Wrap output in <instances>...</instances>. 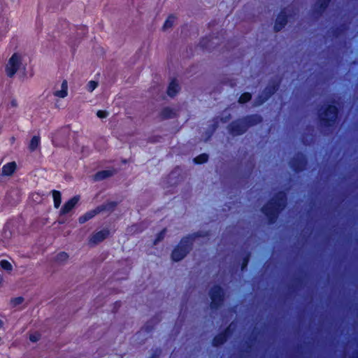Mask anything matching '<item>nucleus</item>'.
Instances as JSON below:
<instances>
[{
    "label": "nucleus",
    "instance_id": "obj_1",
    "mask_svg": "<svg viewBox=\"0 0 358 358\" xmlns=\"http://www.w3.org/2000/svg\"><path fill=\"white\" fill-rule=\"evenodd\" d=\"M285 205L286 195L284 192H280L264 206L262 210L268 217L269 221L273 222L280 210H281Z\"/></svg>",
    "mask_w": 358,
    "mask_h": 358
},
{
    "label": "nucleus",
    "instance_id": "obj_2",
    "mask_svg": "<svg viewBox=\"0 0 358 358\" xmlns=\"http://www.w3.org/2000/svg\"><path fill=\"white\" fill-rule=\"evenodd\" d=\"M261 121L262 117L259 115L248 116L245 119L238 120L231 123L229 126V131L232 135H240L247 130L249 125L256 124Z\"/></svg>",
    "mask_w": 358,
    "mask_h": 358
},
{
    "label": "nucleus",
    "instance_id": "obj_3",
    "mask_svg": "<svg viewBox=\"0 0 358 358\" xmlns=\"http://www.w3.org/2000/svg\"><path fill=\"white\" fill-rule=\"evenodd\" d=\"M196 235L189 236L183 238L178 245L173 250L172 252V259L173 261L178 262L185 257L187 253L191 249L193 239Z\"/></svg>",
    "mask_w": 358,
    "mask_h": 358
},
{
    "label": "nucleus",
    "instance_id": "obj_4",
    "mask_svg": "<svg viewBox=\"0 0 358 358\" xmlns=\"http://www.w3.org/2000/svg\"><path fill=\"white\" fill-rule=\"evenodd\" d=\"M21 60V56L17 53L13 54L9 59L6 66V72L8 77H13L20 68L22 65Z\"/></svg>",
    "mask_w": 358,
    "mask_h": 358
},
{
    "label": "nucleus",
    "instance_id": "obj_5",
    "mask_svg": "<svg viewBox=\"0 0 358 358\" xmlns=\"http://www.w3.org/2000/svg\"><path fill=\"white\" fill-rule=\"evenodd\" d=\"M338 116V108L336 105H329L323 113L320 114L322 122H327V124L331 126L334 123Z\"/></svg>",
    "mask_w": 358,
    "mask_h": 358
},
{
    "label": "nucleus",
    "instance_id": "obj_6",
    "mask_svg": "<svg viewBox=\"0 0 358 358\" xmlns=\"http://www.w3.org/2000/svg\"><path fill=\"white\" fill-rule=\"evenodd\" d=\"M116 205L114 202H110L104 206H99L96 209L92 210L89 212H87L85 215L80 216L79 217V222L80 224H83L89 220L94 217L99 213L101 212L104 210H110L113 208Z\"/></svg>",
    "mask_w": 358,
    "mask_h": 358
},
{
    "label": "nucleus",
    "instance_id": "obj_7",
    "mask_svg": "<svg viewBox=\"0 0 358 358\" xmlns=\"http://www.w3.org/2000/svg\"><path fill=\"white\" fill-rule=\"evenodd\" d=\"M223 291L219 286H214L210 291L211 299V308H216L221 305L223 301Z\"/></svg>",
    "mask_w": 358,
    "mask_h": 358
},
{
    "label": "nucleus",
    "instance_id": "obj_8",
    "mask_svg": "<svg viewBox=\"0 0 358 358\" xmlns=\"http://www.w3.org/2000/svg\"><path fill=\"white\" fill-rule=\"evenodd\" d=\"M278 87V84L267 87L256 101L255 105L259 106L266 101L268 97L277 90Z\"/></svg>",
    "mask_w": 358,
    "mask_h": 358
},
{
    "label": "nucleus",
    "instance_id": "obj_9",
    "mask_svg": "<svg viewBox=\"0 0 358 358\" xmlns=\"http://www.w3.org/2000/svg\"><path fill=\"white\" fill-rule=\"evenodd\" d=\"M80 200V197L78 196H75L71 199H69L67 202H66L64 206L61 209V214L65 215L69 213L78 203Z\"/></svg>",
    "mask_w": 358,
    "mask_h": 358
},
{
    "label": "nucleus",
    "instance_id": "obj_10",
    "mask_svg": "<svg viewBox=\"0 0 358 358\" xmlns=\"http://www.w3.org/2000/svg\"><path fill=\"white\" fill-rule=\"evenodd\" d=\"M108 234L109 231L108 229L101 230L92 236L90 240V243L97 244L106 238Z\"/></svg>",
    "mask_w": 358,
    "mask_h": 358
},
{
    "label": "nucleus",
    "instance_id": "obj_11",
    "mask_svg": "<svg viewBox=\"0 0 358 358\" xmlns=\"http://www.w3.org/2000/svg\"><path fill=\"white\" fill-rule=\"evenodd\" d=\"M287 20L284 11H282L276 18L274 29L276 31H280L287 24Z\"/></svg>",
    "mask_w": 358,
    "mask_h": 358
},
{
    "label": "nucleus",
    "instance_id": "obj_12",
    "mask_svg": "<svg viewBox=\"0 0 358 358\" xmlns=\"http://www.w3.org/2000/svg\"><path fill=\"white\" fill-rule=\"evenodd\" d=\"M16 166L17 165L15 162L6 164L2 167V175L7 176H11L14 173Z\"/></svg>",
    "mask_w": 358,
    "mask_h": 358
},
{
    "label": "nucleus",
    "instance_id": "obj_13",
    "mask_svg": "<svg viewBox=\"0 0 358 358\" xmlns=\"http://www.w3.org/2000/svg\"><path fill=\"white\" fill-rule=\"evenodd\" d=\"M68 94V83L66 80H63L61 85V90H55L54 95L59 98H64Z\"/></svg>",
    "mask_w": 358,
    "mask_h": 358
},
{
    "label": "nucleus",
    "instance_id": "obj_14",
    "mask_svg": "<svg viewBox=\"0 0 358 358\" xmlns=\"http://www.w3.org/2000/svg\"><path fill=\"white\" fill-rule=\"evenodd\" d=\"M179 89V85L177 81L176 80H173L168 87L167 94L169 96L173 97L178 93Z\"/></svg>",
    "mask_w": 358,
    "mask_h": 358
},
{
    "label": "nucleus",
    "instance_id": "obj_15",
    "mask_svg": "<svg viewBox=\"0 0 358 358\" xmlns=\"http://www.w3.org/2000/svg\"><path fill=\"white\" fill-rule=\"evenodd\" d=\"M227 340V332L221 333L217 335L213 341V344L215 346H218L223 344Z\"/></svg>",
    "mask_w": 358,
    "mask_h": 358
},
{
    "label": "nucleus",
    "instance_id": "obj_16",
    "mask_svg": "<svg viewBox=\"0 0 358 358\" xmlns=\"http://www.w3.org/2000/svg\"><path fill=\"white\" fill-rule=\"evenodd\" d=\"M112 174H113V172L109 170L99 171L98 173H96L95 174L94 180H103V179L112 176Z\"/></svg>",
    "mask_w": 358,
    "mask_h": 358
},
{
    "label": "nucleus",
    "instance_id": "obj_17",
    "mask_svg": "<svg viewBox=\"0 0 358 358\" xmlns=\"http://www.w3.org/2000/svg\"><path fill=\"white\" fill-rule=\"evenodd\" d=\"M40 145V137L38 136H34L31 138L29 148L31 151H34Z\"/></svg>",
    "mask_w": 358,
    "mask_h": 358
},
{
    "label": "nucleus",
    "instance_id": "obj_18",
    "mask_svg": "<svg viewBox=\"0 0 358 358\" xmlns=\"http://www.w3.org/2000/svg\"><path fill=\"white\" fill-rule=\"evenodd\" d=\"M161 115L163 118H172L176 115L175 111L170 108H165L162 111Z\"/></svg>",
    "mask_w": 358,
    "mask_h": 358
},
{
    "label": "nucleus",
    "instance_id": "obj_19",
    "mask_svg": "<svg viewBox=\"0 0 358 358\" xmlns=\"http://www.w3.org/2000/svg\"><path fill=\"white\" fill-rule=\"evenodd\" d=\"M52 197L54 200V206L56 208H58L61 204V194L59 191H52Z\"/></svg>",
    "mask_w": 358,
    "mask_h": 358
},
{
    "label": "nucleus",
    "instance_id": "obj_20",
    "mask_svg": "<svg viewBox=\"0 0 358 358\" xmlns=\"http://www.w3.org/2000/svg\"><path fill=\"white\" fill-rule=\"evenodd\" d=\"M175 20H176V17L173 15L169 16V17L166 19V20L164 22L163 29L164 30H166L167 29L171 28L173 25Z\"/></svg>",
    "mask_w": 358,
    "mask_h": 358
},
{
    "label": "nucleus",
    "instance_id": "obj_21",
    "mask_svg": "<svg viewBox=\"0 0 358 358\" xmlns=\"http://www.w3.org/2000/svg\"><path fill=\"white\" fill-rule=\"evenodd\" d=\"M208 156L206 154H201L194 159L196 164H203L208 161Z\"/></svg>",
    "mask_w": 358,
    "mask_h": 358
},
{
    "label": "nucleus",
    "instance_id": "obj_22",
    "mask_svg": "<svg viewBox=\"0 0 358 358\" xmlns=\"http://www.w3.org/2000/svg\"><path fill=\"white\" fill-rule=\"evenodd\" d=\"M250 99H251V94L248 92H245L241 95V96L239 97L238 101L241 103H244L248 102Z\"/></svg>",
    "mask_w": 358,
    "mask_h": 358
},
{
    "label": "nucleus",
    "instance_id": "obj_23",
    "mask_svg": "<svg viewBox=\"0 0 358 358\" xmlns=\"http://www.w3.org/2000/svg\"><path fill=\"white\" fill-rule=\"evenodd\" d=\"M69 257V255L67 253L64 252H59L56 256V261L58 262H65Z\"/></svg>",
    "mask_w": 358,
    "mask_h": 358
},
{
    "label": "nucleus",
    "instance_id": "obj_24",
    "mask_svg": "<svg viewBox=\"0 0 358 358\" xmlns=\"http://www.w3.org/2000/svg\"><path fill=\"white\" fill-rule=\"evenodd\" d=\"M24 301V299L22 296L15 297L11 299L10 303L13 307L21 304Z\"/></svg>",
    "mask_w": 358,
    "mask_h": 358
},
{
    "label": "nucleus",
    "instance_id": "obj_25",
    "mask_svg": "<svg viewBox=\"0 0 358 358\" xmlns=\"http://www.w3.org/2000/svg\"><path fill=\"white\" fill-rule=\"evenodd\" d=\"M0 265L2 268L6 271H10L12 269V265L10 262L6 260H1L0 262Z\"/></svg>",
    "mask_w": 358,
    "mask_h": 358
},
{
    "label": "nucleus",
    "instance_id": "obj_26",
    "mask_svg": "<svg viewBox=\"0 0 358 358\" xmlns=\"http://www.w3.org/2000/svg\"><path fill=\"white\" fill-rule=\"evenodd\" d=\"M97 86L98 83L96 82L91 80L87 84V90L92 92L96 88Z\"/></svg>",
    "mask_w": 358,
    "mask_h": 358
},
{
    "label": "nucleus",
    "instance_id": "obj_27",
    "mask_svg": "<svg viewBox=\"0 0 358 358\" xmlns=\"http://www.w3.org/2000/svg\"><path fill=\"white\" fill-rule=\"evenodd\" d=\"M210 41V40H209L208 38L202 39V41L200 43L201 46L205 49H210L211 48V45L209 44Z\"/></svg>",
    "mask_w": 358,
    "mask_h": 358
},
{
    "label": "nucleus",
    "instance_id": "obj_28",
    "mask_svg": "<svg viewBox=\"0 0 358 358\" xmlns=\"http://www.w3.org/2000/svg\"><path fill=\"white\" fill-rule=\"evenodd\" d=\"M166 234V229L162 230L158 235L157 238L155 240L154 243L157 244L158 242H159L161 240H162L165 236Z\"/></svg>",
    "mask_w": 358,
    "mask_h": 358
},
{
    "label": "nucleus",
    "instance_id": "obj_29",
    "mask_svg": "<svg viewBox=\"0 0 358 358\" xmlns=\"http://www.w3.org/2000/svg\"><path fill=\"white\" fill-rule=\"evenodd\" d=\"M330 0H319L318 3L320 4V9H324L327 8Z\"/></svg>",
    "mask_w": 358,
    "mask_h": 358
},
{
    "label": "nucleus",
    "instance_id": "obj_30",
    "mask_svg": "<svg viewBox=\"0 0 358 358\" xmlns=\"http://www.w3.org/2000/svg\"><path fill=\"white\" fill-rule=\"evenodd\" d=\"M40 335L38 334H33L29 336V339L32 342H36L39 340Z\"/></svg>",
    "mask_w": 358,
    "mask_h": 358
},
{
    "label": "nucleus",
    "instance_id": "obj_31",
    "mask_svg": "<svg viewBox=\"0 0 358 358\" xmlns=\"http://www.w3.org/2000/svg\"><path fill=\"white\" fill-rule=\"evenodd\" d=\"M96 115L99 118H104L108 115L107 113L104 110H98Z\"/></svg>",
    "mask_w": 358,
    "mask_h": 358
},
{
    "label": "nucleus",
    "instance_id": "obj_32",
    "mask_svg": "<svg viewBox=\"0 0 358 358\" xmlns=\"http://www.w3.org/2000/svg\"><path fill=\"white\" fill-rule=\"evenodd\" d=\"M248 257L244 259L243 266H242V270H243L248 265Z\"/></svg>",
    "mask_w": 358,
    "mask_h": 358
},
{
    "label": "nucleus",
    "instance_id": "obj_33",
    "mask_svg": "<svg viewBox=\"0 0 358 358\" xmlns=\"http://www.w3.org/2000/svg\"><path fill=\"white\" fill-rule=\"evenodd\" d=\"M3 325V322L1 320H0V328H1Z\"/></svg>",
    "mask_w": 358,
    "mask_h": 358
},
{
    "label": "nucleus",
    "instance_id": "obj_34",
    "mask_svg": "<svg viewBox=\"0 0 358 358\" xmlns=\"http://www.w3.org/2000/svg\"><path fill=\"white\" fill-rule=\"evenodd\" d=\"M303 157H301V159H300V162L303 163Z\"/></svg>",
    "mask_w": 358,
    "mask_h": 358
},
{
    "label": "nucleus",
    "instance_id": "obj_35",
    "mask_svg": "<svg viewBox=\"0 0 358 358\" xmlns=\"http://www.w3.org/2000/svg\"><path fill=\"white\" fill-rule=\"evenodd\" d=\"M0 23H3V20H0Z\"/></svg>",
    "mask_w": 358,
    "mask_h": 358
},
{
    "label": "nucleus",
    "instance_id": "obj_36",
    "mask_svg": "<svg viewBox=\"0 0 358 358\" xmlns=\"http://www.w3.org/2000/svg\"><path fill=\"white\" fill-rule=\"evenodd\" d=\"M151 358H155V357H151Z\"/></svg>",
    "mask_w": 358,
    "mask_h": 358
}]
</instances>
